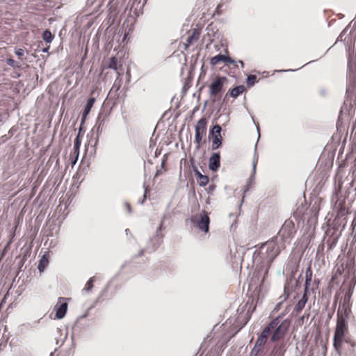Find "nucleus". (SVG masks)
I'll use <instances>...</instances> for the list:
<instances>
[{
  "mask_svg": "<svg viewBox=\"0 0 356 356\" xmlns=\"http://www.w3.org/2000/svg\"><path fill=\"white\" fill-rule=\"evenodd\" d=\"M221 130V127L216 124L210 131L209 136L212 140V149L213 150L218 149L222 144Z\"/></svg>",
  "mask_w": 356,
  "mask_h": 356,
  "instance_id": "7",
  "label": "nucleus"
},
{
  "mask_svg": "<svg viewBox=\"0 0 356 356\" xmlns=\"http://www.w3.org/2000/svg\"><path fill=\"white\" fill-rule=\"evenodd\" d=\"M261 347V346H257V343H254V347L252 348V353H251V355L252 354H254V356H256L259 353V352L260 351Z\"/></svg>",
  "mask_w": 356,
  "mask_h": 356,
  "instance_id": "32",
  "label": "nucleus"
},
{
  "mask_svg": "<svg viewBox=\"0 0 356 356\" xmlns=\"http://www.w3.org/2000/svg\"><path fill=\"white\" fill-rule=\"evenodd\" d=\"M81 140L79 138V136L78 135L76 137V138L74 140V148L75 151H79L80 145H81Z\"/></svg>",
  "mask_w": 356,
  "mask_h": 356,
  "instance_id": "28",
  "label": "nucleus"
},
{
  "mask_svg": "<svg viewBox=\"0 0 356 356\" xmlns=\"http://www.w3.org/2000/svg\"><path fill=\"white\" fill-rule=\"evenodd\" d=\"M95 280V277H91L86 283V286L84 287L83 290L87 291V292H89L92 290V287H93V282Z\"/></svg>",
  "mask_w": 356,
  "mask_h": 356,
  "instance_id": "26",
  "label": "nucleus"
},
{
  "mask_svg": "<svg viewBox=\"0 0 356 356\" xmlns=\"http://www.w3.org/2000/svg\"><path fill=\"white\" fill-rule=\"evenodd\" d=\"M49 46H48V47H45V48H43V49H42V52H44V53H47V52H48V51H49Z\"/></svg>",
  "mask_w": 356,
  "mask_h": 356,
  "instance_id": "38",
  "label": "nucleus"
},
{
  "mask_svg": "<svg viewBox=\"0 0 356 356\" xmlns=\"http://www.w3.org/2000/svg\"><path fill=\"white\" fill-rule=\"evenodd\" d=\"M227 79L225 76L217 77L209 86V95L211 97H217L223 91V86Z\"/></svg>",
  "mask_w": 356,
  "mask_h": 356,
  "instance_id": "5",
  "label": "nucleus"
},
{
  "mask_svg": "<svg viewBox=\"0 0 356 356\" xmlns=\"http://www.w3.org/2000/svg\"><path fill=\"white\" fill-rule=\"evenodd\" d=\"M125 232H126V233H127V234L129 233V229H127L125 230Z\"/></svg>",
  "mask_w": 356,
  "mask_h": 356,
  "instance_id": "47",
  "label": "nucleus"
},
{
  "mask_svg": "<svg viewBox=\"0 0 356 356\" xmlns=\"http://www.w3.org/2000/svg\"><path fill=\"white\" fill-rule=\"evenodd\" d=\"M195 174L198 178L200 186H205L209 183V178L206 175H203L197 170H195Z\"/></svg>",
  "mask_w": 356,
  "mask_h": 356,
  "instance_id": "18",
  "label": "nucleus"
},
{
  "mask_svg": "<svg viewBox=\"0 0 356 356\" xmlns=\"http://www.w3.org/2000/svg\"><path fill=\"white\" fill-rule=\"evenodd\" d=\"M257 82V76L255 75H249L247 78V85L252 86Z\"/></svg>",
  "mask_w": 356,
  "mask_h": 356,
  "instance_id": "27",
  "label": "nucleus"
},
{
  "mask_svg": "<svg viewBox=\"0 0 356 356\" xmlns=\"http://www.w3.org/2000/svg\"><path fill=\"white\" fill-rule=\"evenodd\" d=\"M286 350V343L284 342H278L274 346L273 353L275 356H284Z\"/></svg>",
  "mask_w": 356,
  "mask_h": 356,
  "instance_id": "14",
  "label": "nucleus"
},
{
  "mask_svg": "<svg viewBox=\"0 0 356 356\" xmlns=\"http://www.w3.org/2000/svg\"><path fill=\"white\" fill-rule=\"evenodd\" d=\"M257 160H254L253 161V172L254 173L255 172V170H256V164H257Z\"/></svg>",
  "mask_w": 356,
  "mask_h": 356,
  "instance_id": "39",
  "label": "nucleus"
},
{
  "mask_svg": "<svg viewBox=\"0 0 356 356\" xmlns=\"http://www.w3.org/2000/svg\"><path fill=\"white\" fill-rule=\"evenodd\" d=\"M309 314H307V315H304V316H302V318H305V317L308 318V317H309Z\"/></svg>",
  "mask_w": 356,
  "mask_h": 356,
  "instance_id": "45",
  "label": "nucleus"
},
{
  "mask_svg": "<svg viewBox=\"0 0 356 356\" xmlns=\"http://www.w3.org/2000/svg\"><path fill=\"white\" fill-rule=\"evenodd\" d=\"M275 325L273 327L272 336L270 337V341L272 342H275L279 341L280 339L284 338L286 332V327H283V323H280V316H278L273 319L271 322H275Z\"/></svg>",
  "mask_w": 356,
  "mask_h": 356,
  "instance_id": "4",
  "label": "nucleus"
},
{
  "mask_svg": "<svg viewBox=\"0 0 356 356\" xmlns=\"http://www.w3.org/2000/svg\"><path fill=\"white\" fill-rule=\"evenodd\" d=\"M15 54L19 57H22L24 55V50L23 49H15Z\"/></svg>",
  "mask_w": 356,
  "mask_h": 356,
  "instance_id": "34",
  "label": "nucleus"
},
{
  "mask_svg": "<svg viewBox=\"0 0 356 356\" xmlns=\"http://www.w3.org/2000/svg\"><path fill=\"white\" fill-rule=\"evenodd\" d=\"M200 33L197 30H194L192 35L187 39L186 47L197 42L200 38Z\"/></svg>",
  "mask_w": 356,
  "mask_h": 356,
  "instance_id": "19",
  "label": "nucleus"
},
{
  "mask_svg": "<svg viewBox=\"0 0 356 356\" xmlns=\"http://www.w3.org/2000/svg\"><path fill=\"white\" fill-rule=\"evenodd\" d=\"M275 325V322H270L268 325H267L265 328L261 332V334L257 338L255 343H257V346H263L267 341V339L269 335L271 334L273 331V327Z\"/></svg>",
  "mask_w": 356,
  "mask_h": 356,
  "instance_id": "9",
  "label": "nucleus"
},
{
  "mask_svg": "<svg viewBox=\"0 0 356 356\" xmlns=\"http://www.w3.org/2000/svg\"><path fill=\"white\" fill-rule=\"evenodd\" d=\"M98 124H99V125H98V129H99L102 124V122H99V119L97 120L95 126H97Z\"/></svg>",
  "mask_w": 356,
  "mask_h": 356,
  "instance_id": "40",
  "label": "nucleus"
},
{
  "mask_svg": "<svg viewBox=\"0 0 356 356\" xmlns=\"http://www.w3.org/2000/svg\"><path fill=\"white\" fill-rule=\"evenodd\" d=\"M342 343H343V339L335 338V337H334L333 345H334V349L338 353L339 352V350L341 347Z\"/></svg>",
  "mask_w": 356,
  "mask_h": 356,
  "instance_id": "25",
  "label": "nucleus"
},
{
  "mask_svg": "<svg viewBox=\"0 0 356 356\" xmlns=\"http://www.w3.org/2000/svg\"><path fill=\"white\" fill-rule=\"evenodd\" d=\"M350 296L349 295H346L344 296L341 307L350 306Z\"/></svg>",
  "mask_w": 356,
  "mask_h": 356,
  "instance_id": "30",
  "label": "nucleus"
},
{
  "mask_svg": "<svg viewBox=\"0 0 356 356\" xmlns=\"http://www.w3.org/2000/svg\"><path fill=\"white\" fill-rule=\"evenodd\" d=\"M124 205H125V207L127 208V212L131 213V208L130 204L128 202H125Z\"/></svg>",
  "mask_w": 356,
  "mask_h": 356,
  "instance_id": "36",
  "label": "nucleus"
},
{
  "mask_svg": "<svg viewBox=\"0 0 356 356\" xmlns=\"http://www.w3.org/2000/svg\"><path fill=\"white\" fill-rule=\"evenodd\" d=\"M219 62H224V63H230L232 64H235L236 61L234 60L232 58H231L229 56H227L225 55L222 54H218L216 55L211 58L210 63L212 65H217Z\"/></svg>",
  "mask_w": 356,
  "mask_h": 356,
  "instance_id": "12",
  "label": "nucleus"
},
{
  "mask_svg": "<svg viewBox=\"0 0 356 356\" xmlns=\"http://www.w3.org/2000/svg\"><path fill=\"white\" fill-rule=\"evenodd\" d=\"M350 312H351V310H350V306L340 307L338 310L337 316L339 314V316H343L346 318V321L347 318H348V316H349Z\"/></svg>",
  "mask_w": 356,
  "mask_h": 356,
  "instance_id": "22",
  "label": "nucleus"
},
{
  "mask_svg": "<svg viewBox=\"0 0 356 356\" xmlns=\"http://www.w3.org/2000/svg\"><path fill=\"white\" fill-rule=\"evenodd\" d=\"M6 63L14 68L19 67V66L17 65V62L13 58H8L6 60Z\"/></svg>",
  "mask_w": 356,
  "mask_h": 356,
  "instance_id": "29",
  "label": "nucleus"
},
{
  "mask_svg": "<svg viewBox=\"0 0 356 356\" xmlns=\"http://www.w3.org/2000/svg\"><path fill=\"white\" fill-rule=\"evenodd\" d=\"M122 80L121 76L118 75L113 85L110 90V92H118L122 86Z\"/></svg>",
  "mask_w": 356,
  "mask_h": 356,
  "instance_id": "21",
  "label": "nucleus"
},
{
  "mask_svg": "<svg viewBox=\"0 0 356 356\" xmlns=\"http://www.w3.org/2000/svg\"><path fill=\"white\" fill-rule=\"evenodd\" d=\"M353 181H356V169L353 170Z\"/></svg>",
  "mask_w": 356,
  "mask_h": 356,
  "instance_id": "37",
  "label": "nucleus"
},
{
  "mask_svg": "<svg viewBox=\"0 0 356 356\" xmlns=\"http://www.w3.org/2000/svg\"><path fill=\"white\" fill-rule=\"evenodd\" d=\"M65 300L66 299L64 298H58V301L54 308L56 310V318L61 319L65 316L68 307L67 302Z\"/></svg>",
  "mask_w": 356,
  "mask_h": 356,
  "instance_id": "10",
  "label": "nucleus"
},
{
  "mask_svg": "<svg viewBox=\"0 0 356 356\" xmlns=\"http://www.w3.org/2000/svg\"><path fill=\"white\" fill-rule=\"evenodd\" d=\"M207 131V121L204 118H201L198 120L195 126V142L197 144V147L200 148V143L202 141L203 136Z\"/></svg>",
  "mask_w": 356,
  "mask_h": 356,
  "instance_id": "6",
  "label": "nucleus"
},
{
  "mask_svg": "<svg viewBox=\"0 0 356 356\" xmlns=\"http://www.w3.org/2000/svg\"><path fill=\"white\" fill-rule=\"evenodd\" d=\"M337 241V238H334L332 239H327L326 243L329 246L330 248H332V246L335 245Z\"/></svg>",
  "mask_w": 356,
  "mask_h": 356,
  "instance_id": "31",
  "label": "nucleus"
},
{
  "mask_svg": "<svg viewBox=\"0 0 356 356\" xmlns=\"http://www.w3.org/2000/svg\"><path fill=\"white\" fill-rule=\"evenodd\" d=\"M261 347V346H257V343H254V347L252 348V353H251V355L252 354H254V356H256L259 353V352L260 351Z\"/></svg>",
  "mask_w": 356,
  "mask_h": 356,
  "instance_id": "33",
  "label": "nucleus"
},
{
  "mask_svg": "<svg viewBox=\"0 0 356 356\" xmlns=\"http://www.w3.org/2000/svg\"><path fill=\"white\" fill-rule=\"evenodd\" d=\"M95 102V97H90L88 99V100L86 103V105L85 106L83 112L82 113V122H84L86 118L90 113L91 108L94 105Z\"/></svg>",
  "mask_w": 356,
  "mask_h": 356,
  "instance_id": "17",
  "label": "nucleus"
},
{
  "mask_svg": "<svg viewBox=\"0 0 356 356\" xmlns=\"http://www.w3.org/2000/svg\"><path fill=\"white\" fill-rule=\"evenodd\" d=\"M49 261L45 255H43L39 261L38 269L40 272H42L48 265Z\"/></svg>",
  "mask_w": 356,
  "mask_h": 356,
  "instance_id": "23",
  "label": "nucleus"
},
{
  "mask_svg": "<svg viewBox=\"0 0 356 356\" xmlns=\"http://www.w3.org/2000/svg\"><path fill=\"white\" fill-rule=\"evenodd\" d=\"M245 89V87L242 85L236 86L230 90V95L232 97L236 98L241 94H242L244 92Z\"/></svg>",
  "mask_w": 356,
  "mask_h": 356,
  "instance_id": "20",
  "label": "nucleus"
},
{
  "mask_svg": "<svg viewBox=\"0 0 356 356\" xmlns=\"http://www.w3.org/2000/svg\"><path fill=\"white\" fill-rule=\"evenodd\" d=\"M312 270L311 268V266H309L305 272V289L304 292L309 293V286L312 282Z\"/></svg>",
  "mask_w": 356,
  "mask_h": 356,
  "instance_id": "15",
  "label": "nucleus"
},
{
  "mask_svg": "<svg viewBox=\"0 0 356 356\" xmlns=\"http://www.w3.org/2000/svg\"><path fill=\"white\" fill-rule=\"evenodd\" d=\"M191 221L202 232L207 233L209 229L210 218L205 211L192 216Z\"/></svg>",
  "mask_w": 356,
  "mask_h": 356,
  "instance_id": "3",
  "label": "nucleus"
},
{
  "mask_svg": "<svg viewBox=\"0 0 356 356\" xmlns=\"http://www.w3.org/2000/svg\"><path fill=\"white\" fill-rule=\"evenodd\" d=\"M143 187L145 188V193H144L143 198L138 200V203H140V204H143L145 200V199H146V194H147V188L145 186V184L143 185Z\"/></svg>",
  "mask_w": 356,
  "mask_h": 356,
  "instance_id": "35",
  "label": "nucleus"
},
{
  "mask_svg": "<svg viewBox=\"0 0 356 356\" xmlns=\"http://www.w3.org/2000/svg\"><path fill=\"white\" fill-rule=\"evenodd\" d=\"M42 38L47 43H51L54 39V35L49 30H45L42 33Z\"/></svg>",
  "mask_w": 356,
  "mask_h": 356,
  "instance_id": "24",
  "label": "nucleus"
},
{
  "mask_svg": "<svg viewBox=\"0 0 356 356\" xmlns=\"http://www.w3.org/2000/svg\"><path fill=\"white\" fill-rule=\"evenodd\" d=\"M1 260V257H0V261Z\"/></svg>",
  "mask_w": 356,
  "mask_h": 356,
  "instance_id": "48",
  "label": "nucleus"
},
{
  "mask_svg": "<svg viewBox=\"0 0 356 356\" xmlns=\"http://www.w3.org/2000/svg\"><path fill=\"white\" fill-rule=\"evenodd\" d=\"M347 330L348 327L346 318L339 314L334 337L335 338L343 339Z\"/></svg>",
  "mask_w": 356,
  "mask_h": 356,
  "instance_id": "8",
  "label": "nucleus"
},
{
  "mask_svg": "<svg viewBox=\"0 0 356 356\" xmlns=\"http://www.w3.org/2000/svg\"><path fill=\"white\" fill-rule=\"evenodd\" d=\"M296 232L294 222L291 219H287L284 222L276 237L278 238L280 243H284L286 246V243L291 242Z\"/></svg>",
  "mask_w": 356,
  "mask_h": 356,
  "instance_id": "2",
  "label": "nucleus"
},
{
  "mask_svg": "<svg viewBox=\"0 0 356 356\" xmlns=\"http://www.w3.org/2000/svg\"><path fill=\"white\" fill-rule=\"evenodd\" d=\"M238 63H239V65H241V67H243V66H244L243 62L242 60H239Z\"/></svg>",
  "mask_w": 356,
  "mask_h": 356,
  "instance_id": "42",
  "label": "nucleus"
},
{
  "mask_svg": "<svg viewBox=\"0 0 356 356\" xmlns=\"http://www.w3.org/2000/svg\"><path fill=\"white\" fill-rule=\"evenodd\" d=\"M143 254V250L140 251L139 256H142Z\"/></svg>",
  "mask_w": 356,
  "mask_h": 356,
  "instance_id": "43",
  "label": "nucleus"
},
{
  "mask_svg": "<svg viewBox=\"0 0 356 356\" xmlns=\"http://www.w3.org/2000/svg\"><path fill=\"white\" fill-rule=\"evenodd\" d=\"M220 8V5L218 6V7L216 8L218 13H219Z\"/></svg>",
  "mask_w": 356,
  "mask_h": 356,
  "instance_id": "44",
  "label": "nucleus"
},
{
  "mask_svg": "<svg viewBox=\"0 0 356 356\" xmlns=\"http://www.w3.org/2000/svg\"><path fill=\"white\" fill-rule=\"evenodd\" d=\"M220 153H213L209 159V167L212 171H216L220 165Z\"/></svg>",
  "mask_w": 356,
  "mask_h": 356,
  "instance_id": "11",
  "label": "nucleus"
},
{
  "mask_svg": "<svg viewBox=\"0 0 356 356\" xmlns=\"http://www.w3.org/2000/svg\"><path fill=\"white\" fill-rule=\"evenodd\" d=\"M284 243H280L277 237H274L262 244L254 254V260L261 262L267 268L277 257L282 250L285 248Z\"/></svg>",
  "mask_w": 356,
  "mask_h": 356,
  "instance_id": "1",
  "label": "nucleus"
},
{
  "mask_svg": "<svg viewBox=\"0 0 356 356\" xmlns=\"http://www.w3.org/2000/svg\"><path fill=\"white\" fill-rule=\"evenodd\" d=\"M280 305H281V302H280V303L277 304V305H276V307H275V309H278Z\"/></svg>",
  "mask_w": 356,
  "mask_h": 356,
  "instance_id": "41",
  "label": "nucleus"
},
{
  "mask_svg": "<svg viewBox=\"0 0 356 356\" xmlns=\"http://www.w3.org/2000/svg\"><path fill=\"white\" fill-rule=\"evenodd\" d=\"M161 227H162V225H160L159 227L158 228L157 232H158L159 230H161Z\"/></svg>",
  "mask_w": 356,
  "mask_h": 356,
  "instance_id": "46",
  "label": "nucleus"
},
{
  "mask_svg": "<svg viewBox=\"0 0 356 356\" xmlns=\"http://www.w3.org/2000/svg\"><path fill=\"white\" fill-rule=\"evenodd\" d=\"M121 65H118V59L113 56L110 58L108 64V68L114 70L117 74L119 76H122L123 74V71L120 70Z\"/></svg>",
  "mask_w": 356,
  "mask_h": 356,
  "instance_id": "13",
  "label": "nucleus"
},
{
  "mask_svg": "<svg viewBox=\"0 0 356 356\" xmlns=\"http://www.w3.org/2000/svg\"><path fill=\"white\" fill-rule=\"evenodd\" d=\"M307 301H308V293L304 292L301 299L298 302V303L295 306L294 310L296 311V313L300 312L305 307V305Z\"/></svg>",
  "mask_w": 356,
  "mask_h": 356,
  "instance_id": "16",
  "label": "nucleus"
}]
</instances>
